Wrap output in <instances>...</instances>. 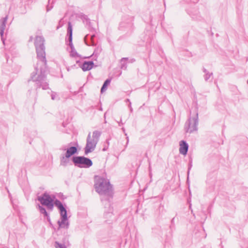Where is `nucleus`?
Listing matches in <instances>:
<instances>
[{
	"mask_svg": "<svg viewBox=\"0 0 248 248\" xmlns=\"http://www.w3.org/2000/svg\"><path fill=\"white\" fill-rule=\"evenodd\" d=\"M44 42L45 39L42 36H37L34 42L38 62L35 66V71L31 74V79L28 82L30 83L32 81L34 82L36 90L39 88L43 90L49 88L46 79L47 68Z\"/></svg>",
	"mask_w": 248,
	"mask_h": 248,
	"instance_id": "1",
	"label": "nucleus"
},
{
	"mask_svg": "<svg viewBox=\"0 0 248 248\" xmlns=\"http://www.w3.org/2000/svg\"><path fill=\"white\" fill-rule=\"evenodd\" d=\"M94 186L95 191L101 196V201L103 203L106 202V203H104L105 206L109 208V212H105L104 216L106 218H110V220H106V222L108 224H111L115 219L110 208V200L113 197L112 187L108 180L99 176H94Z\"/></svg>",
	"mask_w": 248,
	"mask_h": 248,
	"instance_id": "2",
	"label": "nucleus"
},
{
	"mask_svg": "<svg viewBox=\"0 0 248 248\" xmlns=\"http://www.w3.org/2000/svg\"><path fill=\"white\" fill-rule=\"evenodd\" d=\"M38 200L43 205L46 206L48 210L52 211L54 205L56 206L60 211L61 219L57 221L59 225L58 230L60 228L68 229L69 226V223L68 220L67 212L65 206L59 200L56 199L55 201L51 198L50 196L46 192L43 193L42 195L38 197Z\"/></svg>",
	"mask_w": 248,
	"mask_h": 248,
	"instance_id": "3",
	"label": "nucleus"
},
{
	"mask_svg": "<svg viewBox=\"0 0 248 248\" xmlns=\"http://www.w3.org/2000/svg\"><path fill=\"white\" fill-rule=\"evenodd\" d=\"M101 132L98 130H95L93 132L92 136H91V132H89L86 139V143L84 149L85 155L93 152L96 145L99 141Z\"/></svg>",
	"mask_w": 248,
	"mask_h": 248,
	"instance_id": "4",
	"label": "nucleus"
},
{
	"mask_svg": "<svg viewBox=\"0 0 248 248\" xmlns=\"http://www.w3.org/2000/svg\"><path fill=\"white\" fill-rule=\"evenodd\" d=\"M198 124V113L196 111L195 115L192 118L189 117L186 121L184 127L185 132L191 134L197 131Z\"/></svg>",
	"mask_w": 248,
	"mask_h": 248,
	"instance_id": "5",
	"label": "nucleus"
},
{
	"mask_svg": "<svg viewBox=\"0 0 248 248\" xmlns=\"http://www.w3.org/2000/svg\"><path fill=\"white\" fill-rule=\"evenodd\" d=\"M72 161L75 166L79 168H89L93 165L91 159L84 156H74Z\"/></svg>",
	"mask_w": 248,
	"mask_h": 248,
	"instance_id": "6",
	"label": "nucleus"
},
{
	"mask_svg": "<svg viewBox=\"0 0 248 248\" xmlns=\"http://www.w3.org/2000/svg\"><path fill=\"white\" fill-rule=\"evenodd\" d=\"M75 154H73L70 150H68L65 154H62L60 156V165L66 167L70 162L69 158Z\"/></svg>",
	"mask_w": 248,
	"mask_h": 248,
	"instance_id": "7",
	"label": "nucleus"
},
{
	"mask_svg": "<svg viewBox=\"0 0 248 248\" xmlns=\"http://www.w3.org/2000/svg\"><path fill=\"white\" fill-rule=\"evenodd\" d=\"M72 25L71 22H69L68 23V27H67V38H66V42L67 43V45L69 46H73L72 43Z\"/></svg>",
	"mask_w": 248,
	"mask_h": 248,
	"instance_id": "8",
	"label": "nucleus"
},
{
	"mask_svg": "<svg viewBox=\"0 0 248 248\" xmlns=\"http://www.w3.org/2000/svg\"><path fill=\"white\" fill-rule=\"evenodd\" d=\"M72 142H70L68 144L62 145L60 147L59 150L61 151L67 152L68 150H70L73 154L78 153V148L76 146H70Z\"/></svg>",
	"mask_w": 248,
	"mask_h": 248,
	"instance_id": "9",
	"label": "nucleus"
},
{
	"mask_svg": "<svg viewBox=\"0 0 248 248\" xmlns=\"http://www.w3.org/2000/svg\"><path fill=\"white\" fill-rule=\"evenodd\" d=\"M188 144L185 140H181L180 142L179 153L183 155H186L188 149Z\"/></svg>",
	"mask_w": 248,
	"mask_h": 248,
	"instance_id": "10",
	"label": "nucleus"
},
{
	"mask_svg": "<svg viewBox=\"0 0 248 248\" xmlns=\"http://www.w3.org/2000/svg\"><path fill=\"white\" fill-rule=\"evenodd\" d=\"M95 34L91 35L87 34L84 38V41L85 43L88 46H94L95 43L93 41V39L95 37Z\"/></svg>",
	"mask_w": 248,
	"mask_h": 248,
	"instance_id": "11",
	"label": "nucleus"
},
{
	"mask_svg": "<svg viewBox=\"0 0 248 248\" xmlns=\"http://www.w3.org/2000/svg\"><path fill=\"white\" fill-rule=\"evenodd\" d=\"M187 13L191 18L194 20H201L202 19V17L200 16L199 11L197 10L192 9L189 10Z\"/></svg>",
	"mask_w": 248,
	"mask_h": 248,
	"instance_id": "12",
	"label": "nucleus"
},
{
	"mask_svg": "<svg viewBox=\"0 0 248 248\" xmlns=\"http://www.w3.org/2000/svg\"><path fill=\"white\" fill-rule=\"evenodd\" d=\"M94 65V63L93 61H85L80 66V67L83 71H86L91 70L93 67Z\"/></svg>",
	"mask_w": 248,
	"mask_h": 248,
	"instance_id": "13",
	"label": "nucleus"
},
{
	"mask_svg": "<svg viewBox=\"0 0 248 248\" xmlns=\"http://www.w3.org/2000/svg\"><path fill=\"white\" fill-rule=\"evenodd\" d=\"M203 72L204 73L203 76L205 81H212L213 78V74L212 72H209L205 68L202 69Z\"/></svg>",
	"mask_w": 248,
	"mask_h": 248,
	"instance_id": "14",
	"label": "nucleus"
},
{
	"mask_svg": "<svg viewBox=\"0 0 248 248\" xmlns=\"http://www.w3.org/2000/svg\"><path fill=\"white\" fill-rule=\"evenodd\" d=\"M7 19L8 16H7L0 20V34L1 36L3 35Z\"/></svg>",
	"mask_w": 248,
	"mask_h": 248,
	"instance_id": "15",
	"label": "nucleus"
},
{
	"mask_svg": "<svg viewBox=\"0 0 248 248\" xmlns=\"http://www.w3.org/2000/svg\"><path fill=\"white\" fill-rule=\"evenodd\" d=\"M132 26L133 23L131 20H130V21L127 22L126 24L123 21L120 24L119 29L120 30H124L125 28L128 30H131Z\"/></svg>",
	"mask_w": 248,
	"mask_h": 248,
	"instance_id": "16",
	"label": "nucleus"
},
{
	"mask_svg": "<svg viewBox=\"0 0 248 248\" xmlns=\"http://www.w3.org/2000/svg\"><path fill=\"white\" fill-rule=\"evenodd\" d=\"M111 80L110 79H106L104 82L101 88V92L103 93L107 90V86L110 84Z\"/></svg>",
	"mask_w": 248,
	"mask_h": 248,
	"instance_id": "17",
	"label": "nucleus"
},
{
	"mask_svg": "<svg viewBox=\"0 0 248 248\" xmlns=\"http://www.w3.org/2000/svg\"><path fill=\"white\" fill-rule=\"evenodd\" d=\"M71 48L70 55L73 57H78L79 56L74 48V46H69Z\"/></svg>",
	"mask_w": 248,
	"mask_h": 248,
	"instance_id": "18",
	"label": "nucleus"
},
{
	"mask_svg": "<svg viewBox=\"0 0 248 248\" xmlns=\"http://www.w3.org/2000/svg\"><path fill=\"white\" fill-rule=\"evenodd\" d=\"M128 60L127 58H123L121 60V67L123 69H125L126 68V64L125 63V61Z\"/></svg>",
	"mask_w": 248,
	"mask_h": 248,
	"instance_id": "19",
	"label": "nucleus"
},
{
	"mask_svg": "<svg viewBox=\"0 0 248 248\" xmlns=\"http://www.w3.org/2000/svg\"><path fill=\"white\" fill-rule=\"evenodd\" d=\"M38 209L41 214H44V216H47L48 213L46 211V209L44 207L40 205H38Z\"/></svg>",
	"mask_w": 248,
	"mask_h": 248,
	"instance_id": "20",
	"label": "nucleus"
},
{
	"mask_svg": "<svg viewBox=\"0 0 248 248\" xmlns=\"http://www.w3.org/2000/svg\"><path fill=\"white\" fill-rule=\"evenodd\" d=\"M102 50V49L100 47L97 46L94 50V52L93 53V55H94L95 56H98L100 53H101Z\"/></svg>",
	"mask_w": 248,
	"mask_h": 248,
	"instance_id": "21",
	"label": "nucleus"
},
{
	"mask_svg": "<svg viewBox=\"0 0 248 248\" xmlns=\"http://www.w3.org/2000/svg\"><path fill=\"white\" fill-rule=\"evenodd\" d=\"M54 246L56 248H66L64 244L60 243L57 241L55 242Z\"/></svg>",
	"mask_w": 248,
	"mask_h": 248,
	"instance_id": "22",
	"label": "nucleus"
},
{
	"mask_svg": "<svg viewBox=\"0 0 248 248\" xmlns=\"http://www.w3.org/2000/svg\"><path fill=\"white\" fill-rule=\"evenodd\" d=\"M50 0H48V4L46 6L47 12L49 11L53 8V5H50Z\"/></svg>",
	"mask_w": 248,
	"mask_h": 248,
	"instance_id": "23",
	"label": "nucleus"
},
{
	"mask_svg": "<svg viewBox=\"0 0 248 248\" xmlns=\"http://www.w3.org/2000/svg\"><path fill=\"white\" fill-rule=\"evenodd\" d=\"M57 94L56 93L52 92L51 94V98L52 100H55L56 98Z\"/></svg>",
	"mask_w": 248,
	"mask_h": 248,
	"instance_id": "24",
	"label": "nucleus"
},
{
	"mask_svg": "<svg viewBox=\"0 0 248 248\" xmlns=\"http://www.w3.org/2000/svg\"><path fill=\"white\" fill-rule=\"evenodd\" d=\"M191 167H192V161L191 160L189 161V166H188V170L187 171V178L188 179V175H189V170Z\"/></svg>",
	"mask_w": 248,
	"mask_h": 248,
	"instance_id": "25",
	"label": "nucleus"
},
{
	"mask_svg": "<svg viewBox=\"0 0 248 248\" xmlns=\"http://www.w3.org/2000/svg\"><path fill=\"white\" fill-rule=\"evenodd\" d=\"M174 217H173L171 220V225L170 226V228H172L174 227Z\"/></svg>",
	"mask_w": 248,
	"mask_h": 248,
	"instance_id": "26",
	"label": "nucleus"
},
{
	"mask_svg": "<svg viewBox=\"0 0 248 248\" xmlns=\"http://www.w3.org/2000/svg\"><path fill=\"white\" fill-rule=\"evenodd\" d=\"M45 216L46 217L47 221L51 224V220H50V218L49 216V214H47V216Z\"/></svg>",
	"mask_w": 248,
	"mask_h": 248,
	"instance_id": "27",
	"label": "nucleus"
},
{
	"mask_svg": "<svg viewBox=\"0 0 248 248\" xmlns=\"http://www.w3.org/2000/svg\"><path fill=\"white\" fill-rule=\"evenodd\" d=\"M117 123H118L119 124V126H121L123 124V123H122V119H121L120 121V122H118L117 121Z\"/></svg>",
	"mask_w": 248,
	"mask_h": 248,
	"instance_id": "28",
	"label": "nucleus"
},
{
	"mask_svg": "<svg viewBox=\"0 0 248 248\" xmlns=\"http://www.w3.org/2000/svg\"><path fill=\"white\" fill-rule=\"evenodd\" d=\"M125 102H130V100L129 99H126L125 100Z\"/></svg>",
	"mask_w": 248,
	"mask_h": 248,
	"instance_id": "29",
	"label": "nucleus"
},
{
	"mask_svg": "<svg viewBox=\"0 0 248 248\" xmlns=\"http://www.w3.org/2000/svg\"><path fill=\"white\" fill-rule=\"evenodd\" d=\"M128 107H129V108H131V107H131V102H129V103Z\"/></svg>",
	"mask_w": 248,
	"mask_h": 248,
	"instance_id": "30",
	"label": "nucleus"
},
{
	"mask_svg": "<svg viewBox=\"0 0 248 248\" xmlns=\"http://www.w3.org/2000/svg\"><path fill=\"white\" fill-rule=\"evenodd\" d=\"M130 108V112H132V111H133V108H132V107H131V108Z\"/></svg>",
	"mask_w": 248,
	"mask_h": 248,
	"instance_id": "31",
	"label": "nucleus"
},
{
	"mask_svg": "<svg viewBox=\"0 0 248 248\" xmlns=\"http://www.w3.org/2000/svg\"><path fill=\"white\" fill-rule=\"evenodd\" d=\"M126 139H127V144L128 143V141H129V138L128 137H126Z\"/></svg>",
	"mask_w": 248,
	"mask_h": 248,
	"instance_id": "32",
	"label": "nucleus"
},
{
	"mask_svg": "<svg viewBox=\"0 0 248 248\" xmlns=\"http://www.w3.org/2000/svg\"><path fill=\"white\" fill-rule=\"evenodd\" d=\"M122 130H123V131L124 132H125V129H124V128L123 127V128H122Z\"/></svg>",
	"mask_w": 248,
	"mask_h": 248,
	"instance_id": "33",
	"label": "nucleus"
},
{
	"mask_svg": "<svg viewBox=\"0 0 248 248\" xmlns=\"http://www.w3.org/2000/svg\"><path fill=\"white\" fill-rule=\"evenodd\" d=\"M32 37H31L30 38V39L29 41H31L32 40Z\"/></svg>",
	"mask_w": 248,
	"mask_h": 248,
	"instance_id": "34",
	"label": "nucleus"
},
{
	"mask_svg": "<svg viewBox=\"0 0 248 248\" xmlns=\"http://www.w3.org/2000/svg\"><path fill=\"white\" fill-rule=\"evenodd\" d=\"M191 203H190V204H189V208H191Z\"/></svg>",
	"mask_w": 248,
	"mask_h": 248,
	"instance_id": "35",
	"label": "nucleus"
},
{
	"mask_svg": "<svg viewBox=\"0 0 248 248\" xmlns=\"http://www.w3.org/2000/svg\"><path fill=\"white\" fill-rule=\"evenodd\" d=\"M62 125H63V127H65V125L63 123L62 124Z\"/></svg>",
	"mask_w": 248,
	"mask_h": 248,
	"instance_id": "36",
	"label": "nucleus"
},
{
	"mask_svg": "<svg viewBox=\"0 0 248 248\" xmlns=\"http://www.w3.org/2000/svg\"><path fill=\"white\" fill-rule=\"evenodd\" d=\"M9 196L10 197L11 196V194L9 193Z\"/></svg>",
	"mask_w": 248,
	"mask_h": 248,
	"instance_id": "37",
	"label": "nucleus"
},
{
	"mask_svg": "<svg viewBox=\"0 0 248 248\" xmlns=\"http://www.w3.org/2000/svg\"><path fill=\"white\" fill-rule=\"evenodd\" d=\"M247 83H248V81H247Z\"/></svg>",
	"mask_w": 248,
	"mask_h": 248,
	"instance_id": "38",
	"label": "nucleus"
}]
</instances>
